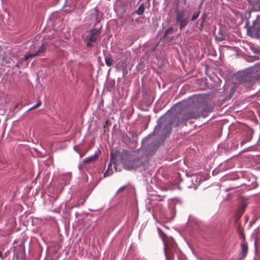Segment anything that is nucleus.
Here are the masks:
<instances>
[{
	"label": "nucleus",
	"instance_id": "obj_1",
	"mask_svg": "<svg viewBox=\"0 0 260 260\" xmlns=\"http://www.w3.org/2000/svg\"><path fill=\"white\" fill-rule=\"evenodd\" d=\"M201 114L200 108L196 107L188 110L183 114L182 119L180 120L176 115L170 111H168L157 120V125L152 134L149 135L143 140V147H146V151L150 154V150L154 151L159 145L163 142L164 140L169 136L172 130V125L177 118V121L175 123V125L178 126L184 121L198 118Z\"/></svg>",
	"mask_w": 260,
	"mask_h": 260
},
{
	"label": "nucleus",
	"instance_id": "obj_2",
	"mask_svg": "<svg viewBox=\"0 0 260 260\" xmlns=\"http://www.w3.org/2000/svg\"><path fill=\"white\" fill-rule=\"evenodd\" d=\"M258 70H260V64L245 70L241 78V80L244 82H251L255 78L257 75L255 73L258 72Z\"/></svg>",
	"mask_w": 260,
	"mask_h": 260
},
{
	"label": "nucleus",
	"instance_id": "obj_3",
	"mask_svg": "<svg viewBox=\"0 0 260 260\" xmlns=\"http://www.w3.org/2000/svg\"><path fill=\"white\" fill-rule=\"evenodd\" d=\"M164 244V251L166 260H172L171 249H175L176 244L174 240L171 238H167L166 239L162 238Z\"/></svg>",
	"mask_w": 260,
	"mask_h": 260
},
{
	"label": "nucleus",
	"instance_id": "obj_4",
	"mask_svg": "<svg viewBox=\"0 0 260 260\" xmlns=\"http://www.w3.org/2000/svg\"><path fill=\"white\" fill-rule=\"evenodd\" d=\"M176 22L181 30L185 27L188 22V17L186 16L184 10H178L176 11Z\"/></svg>",
	"mask_w": 260,
	"mask_h": 260
},
{
	"label": "nucleus",
	"instance_id": "obj_5",
	"mask_svg": "<svg viewBox=\"0 0 260 260\" xmlns=\"http://www.w3.org/2000/svg\"><path fill=\"white\" fill-rule=\"evenodd\" d=\"M101 28H95L90 30L88 35L86 38L87 47H91V43L96 41L100 34Z\"/></svg>",
	"mask_w": 260,
	"mask_h": 260
},
{
	"label": "nucleus",
	"instance_id": "obj_6",
	"mask_svg": "<svg viewBox=\"0 0 260 260\" xmlns=\"http://www.w3.org/2000/svg\"><path fill=\"white\" fill-rule=\"evenodd\" d=\"M142 161L139 158H135L125 161L123 167L125 169L130 170L140 167Z\"/></svg>",
	"mask_w": 260,
	"mask_h": 260
},
{
	"label": "nucleus",
	"instance_id": "obj_7",
	"mask_svg": "<svg viewBox=\"0 0 260 260\" xmlns=\"http://www.w3.org/2000/svg\"><path fill=\"white\" fill-rule=\"evenodd\" d=\"M45 50V48L43 45H41L37 51L34 53H31L25 55L23 58H21L22 61L26 60L31 57L38 55L40 53L43 52Z\"/></svg>",
	"mask_w": 260,
	"mask_h": 260
},
{
	"label": "nucleus",
	"instance_id": "obj_8",
	"mask_svg": "<svg viewBox=\"0 0 260 260\" xmlns=\"http://www.w3.org/2000/svg\"><path fill=\"white\" fill-rule=\"evenodd\" d=\"M112 164H114L113 161V153H111L110 161L108 166V169L106 172L104 173V177H106L111 176L113 174V171L112 170Z\"/></svg>",
	"mask_w": 260,
	"mask_h": 260
},
{
	"label": "nucleus",
	"instance_id": "obj_9",
	"mask_svg": "<svg viewBox=\"0 0 260 260\" xmlns=\"http://www.w3.org/2000/svg\"><path fill=\"white\" fill-rule=\"evenodd\" d=\"M100 153V151L99 150H98L96 151L95 152V153L94 155L90 156L85 158L83 161V163L88 164V163H90L91 162L95 161L97 159Z\"/></svg>",
	"mask_w": 260,
	"mask_h": 260
},
{
	"label": "nucleus",
	"instance_id": "obj_10",
	"mask_svg": "<svg viewBox=\"0 0 260 260\" xmlns=\"http://www.w3.org/2000/svg\"><path fill=\"white\" fill-rule=\"evenodd\" d=\"M241 252L239 253V254L240 255H242L243 258H244L245 255L247 254V250H248V247L247 245L245 244V243H242L241 244Z\"/></svg>",
	"mask_w": 260,
	"mask_h": 260
},
{
	"label": "nucleus",
	"instance_id": "obj_11",
	"mask_svg": "<svg viewBox=\"0 0 260 260\" xmlns=\"http://www.w3.org/2000/svg\"><path fill=\"white\" fill-rule=\"evenodd\" d=\"M126 63L124 61H120L116 66V68L118 71H121L123 68H126Z\"/></svg>",
	"mask_w": 260,
	"mask_h": 260
},
{
	"label": "nucleus",
	"instance_id": "obj_12",
	"mask_svg": "<svg viewBox=\"0 0 260 260\" xmlns=\"http://www.w3.org/2000/svg\"><path fill=\"white\" fill-rule=\"evenodd\" d=\"M145 11V7L143 4H142L138 9L135 11V13H136L138 15H142Z\"/></svg>",
	"mask_w": 260,
	"mask_h": 260
},
{
	"label": "nucleus",
	"instance_id": "obj_13",
	"mask_svg": "<svg viewBox=\"0 0 260 260\" xmlns=\"http://www.w3.org/2000/svg\"><path fill=\"white\" fill-rule=\"evenodd\" d=\"M200 14V10H198V11L194 12L191 18V20L192 21H193L195 20H196L198 18V17L199 16Z\"/></svg>",
	"mask_w": 260,
	"mask_h": 260
},
{
	"label": "nucleus",
	"instance_id": "obj_14",
	"mask_svg": "<svg viewBox=\"0 0 260 260\" xmlns=\"http://www.w3.org/2000/svg\"><path fill=\"white\" fill-rule=\"evenodd\" d=\"M113 59L109 57H105V62L107 66L110 67L113 64Z\"/></svg>",
	"mask_w": 260,
	"mask_h": 260
},
{
	"label": "nucleus",
	"instance_id": "obj_15",
	"mask_svg": "<svg viewBox=\"0 0 260 260\" xmlns=\"http://www.w3.org/2000/svg\"><path fill=\"white\" fill-rule=\"evenodd\" d=\"M207 17V14L205 13H204V14H203L202 15L201 17H200V18L199 20V21H201L202 22V23H204V22H205Z\"/></svg>",
	"mask_w": 260,
	"mask_h": 260
},
{
	"label": "nucleus",
	"instance_id": "obj_16",
	"mask_svg": "<svg viewBox=\"0 0 260 260\" xmlns=\"http://www.w3.org/2000/svg\"><path fill=\"white\" fill-rule=\"evenodd\" d=\"M174 31V29L172 27H170L168 28L166 31L165 33L164 37H166L170 34H172Z\"/></svg>",
	"mask_w": 260,
	"mask_h": 260
},
{
	"label": "nucleus",
	"instance_id": "obj_17",
	"mask_svg": "<svg viewBox=\"0 0 260 260\" xmlns=\"http://www.w3.org/2000/svg\"><path fill=\"white\" fill-rule=\"evenodd\" d=\"M41 102L40 101H38L37 104L35 106H34L32 107H31L30 108H29L27 110V111H30L31 110H33V109H34L39 107L41 105Z\"/></svg>",
	"mask_w": 260,
	"mask_h": 260
},
{
	"label": "nucleus",
	"instance_id": "obj_18",
	"mask_svg": "<svg viewBox=\"0 0 260 260\" xmlns=\"http://www.w3.org/2000/svg\"><path fill=\"white\" fill-rule=\"evenodd\" d=\"M243 258L242 255L238 254L237 256L233 257L231 260H242Z\"/></svg>",
	"mask_w": 260,
	"mask_h": 260
},
{
	"label": "nucleus",
	"instance_id": "obj_19",
	"mask_svg": "<svg viewBox=\"0 0 260 260\" xmlns=\"http://www.w3.org/2000/svg\"><path fill=\"white\" fill-rule=\"evenodd\" d=\"M246 205L245 204L243 205L239 209L240 212L241 214H242L244 212V209L246 207Z\"/></svg>",
	"mask_w": 260,
	"mask_h": 260
},
{
	"label": "nucleus",
	"instance_id": "obj_20",
	"mask_svg": "<svg viewBox=\"0 0 260 260\" xmlns=\"http://www.w3.org/2000/svg\"><path fill=\"white\" fill-rule=\"evenodd\" d=\"M121 71H122L123 76H125L127 73V67L125 68H123V69L121 70Z\"/></svg>",
	"mask_w": 260,
	"mask_h": 260
},
{
	"label": "nucleus",
	"instance_id": "obj_21",
	"mask_svg": "<svg viewBox=\"0 0 260 260\" xmlns=\"http://www.w3.org/2000/svg\"><path fill=\"white\" fill-rule=\"evenodd\" d=\"M215 38L216 40L218 41H222V40H224V39L222 37L216 36Z\"/></svg>",
	"mask_w": 260,
	"mask_h": 260
},
{
	"label": "nucleus",
	"instance_id": "obj_22",
	"mask_svg": "<svg viewBox=\"0 0 260 260\" xmlns=\"http://www.w3.org/2000/svg\"><path fill=\"white\" fill-rule=\"evenodd\" d=\"M125 188V186H123L121 187L117 191V193L120 192L121 191L123 190Z\"/></svg>",
	"mask_w": 260,
	"mask_h": 260
},
{
	"label": "nucleus",
	"instance_id": "obj_23",
	"mask_svg": "<svg viewBox=\"0 0 260 260\" xmlns=\"http://www.w3.org/2000/svg\"><path fill=\"white\" fill-rule=\"evenodd\" d=\"M203 25H204V23H202V22H201V23L200 24V27H199V29L200 30H202L203 29Z\"/></svg>",
	"mask_w": 260,
	"mask_h": 260
},
{
	"label": "nucleus",
	"instance_id": "obj_24",
	"mask_svg": "<svg viewBox=\"0 0 260 260\" xmlns=\"http://www.w3.org/2000/svg\"><path fill=\"white\" fill-rule=\"evenodd\" d=\"M254 260H260V256H257L256 258H254Z\"/></svg>",
	"mask_w": 260,
	"mask_h": 260
},
{
	"label": "nucleus",
	"instance_id": "obj_25",
	"mask_svg": "<svg viewBox=\"0 0 260 260\" xmlns=\"http://www.w3.org/2000/svg\"><path fill=\"white\" fill-rule=\"evenodd\" d=\"M66 176L67 178H70L71 175L69 173L66 174Z\"/></svg>",
	"mask_w": 260,
	"mask_h": 260
},
{
	"label": "nucleus",
	"instance_id": "obj_26",
	"mask_svg": "<svg viewBox=\"0 0 260 260\" xmlns=\"http://www.w3.org/2000/svg\"><path fill=\"white\" fill-rule=\"evenodd\" d=\"M240 236L242 238H244V236L242 235V234H240Z\"/></svg>",
	"mask_w": 260,
	"mask_h": 260
},
{
	"label": "nucleus",
	"instance_id": "obj_27",
	"mask_svg": "<svg viewBox=\"0 0 260 260\" xmlns=\"http://www.w3.org/2000/svg\"><path fill=\"white\" fill-rule=\"evenodd\" d=\"M16 67H18L19 66V64H16Z\"/></svg>",
	"mask_w": 260,
	"mask_h": 260
},
{
	"label": "nucleus",
	"instance_id": "obj_28",
	"mask_svg": "<svg viewBox=\"0 0 260 260\" xmlns=\"http://www.w3.org/2000/svg\"><path fill=\"white\" fill-rule=\"evenodd\" d=\"M2 253L0 252V257H2Z\"/></svg>",
	"mask_w": 260,
	"mask_h": 260
},
{
	"label": "nucleus",
	"instance_id": "obj_29",
	"mask_svg": "<svg viewBox=\"0 0 260 260\" xmlns=\"http://www.w3.org/2000/svg\"><path fill=\"white\" fill-rule=\"evenodd\" d=\"M258 168L260 170V165L258 166Z\"/></svg>",
	"mask_w": 260,
	"mask_h": 260
},
{
	"label": "nucleus",
	"instance_id": "obj_30",
	"mask_svg": "<svg viewBox=\"0 0 260 260\" xmlns=\"http://www.w3.org/2000/svg\"><path fill=\"white\" fill-rule=\"evenodd\" d=\"M254 244H255V245L256 246V241L255 240L254 241Z\"/></svg>",
	"mask_w": 260,
	"mask_h": 260
}]
</instances>
